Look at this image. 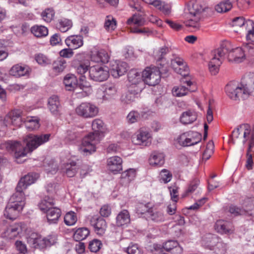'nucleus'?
<instances>
[{
  "label": "nucleus",
  "mask_w": 254,
  "mask_h": 254,
  "mask_svg": "<svg viewBox=\"0 0 254 254\" xmlns=\"http://www.w3.org/2000/svg\"><path fill=\"white\" fill-rule=\"evenodd\" d=\"M50 136V134H29L25 138L26 146L22 145L19 141L8 140L0 144V149L13 153L17 163H20L18 161L20 158L26 156L28 152H32L38 146L48 141Z\"/></svg>",
  "instance_id": "nucleus-1"
},
{
  "label": "nucleus",
  "mask_w": 254,
  "mask_h": 254,
  "mask_svg": "<svg viewBox=\"0 0 254 254\" xmlns=\"http://www.w3.org/2000/svg\"><path fill=\"white\" fill-rule=\"evenodd\" d=\"M93 132L85 136L79 147V151L84 155L91 154L96 151V145L101 140L103 136L104 123L100 119H95L92 121Z\"/></svg>",
  "instance_id": "nucleus-2"
},
{
  "label": "nucleus",
  "mask_w": 254,
  "mask_h": 254,
  "mask_svg": "<svg viewBox=\"0 0 254 254\" xmlns=\"http://www.w3.org/2000/svg\"><path fill=\"white\" fill-rule=\"evenodd\" d=\"M203 0H191L188 4V10L191 16L190 19L185 22L187 27L198 29L200 27L199 21L203 17L205 12L211 11Z\"/></svg>",
  "instance_id": "nucleus-3"
},
{
  "label": "nucleus",
  "mask_w": 254,
  "mask_h": 254,
  "mask_svg": "<svg viewBox=\"0 0 254 254\" xmlns=\"http://www.w3.org/2000/svg\"><path fill=\"white\" fill-rule=\"evenodd\" d=\"M163 72L160 67H146L142 72V80L149 86H155L160 82Z\"/></svg>",
  "instance_id": "nucleus-4"
},
{
  "label": "nucleus",
  "mask_w": 254,
  "mask_h": 254,
  "mask_svg": "<svg viewBox=\"0 0 254 254\" xmlns=\"http://www.w3.org/2000/svg\"><path fill=\"white\" fill-rule=\"evenodd\" d=\"M89 76L93 81H104L109 76V68L99 64L91 66L89 69Z\"/></svg>",
  "instance_id": "nucleus-5"
},
{
  "label": "nucleus",
  "mask_w": 254,
  "mask_h": 254,
  "mask_svg": "<svg viewBox=\"0 0 254 254\" xmlns=\"http://www.w3.org/2000/svg\"><path fill=\"white\" fill-rule=\"evenodd\" d=\"M76 114L84 118H91L98 113V108L94 104L88 102L80 104L75 109Z\"/></svg>",
  "instance_id": "nucleus-6"
},
{
  "label": "nucleus",
  "mask_w": 254,
  "mask_h": 254,
  "mask_svg": "<svg viewBox=\"0 0 254 254\" xmlns=\"http://www.w3.org/2000/svg\"><path fill=\"white\" fill-rule=\"evenodd\" d=\"M200 134L197 132L190 131L181 134L178 138L179 143L183 146L193 145L201 139Z\"/></svg>",
  "instance_id": "nucleus-7"
},
{
  "label": "nucleus",
  "mask_w": 254,
  "mask_h": 254,
  "mask_svg": "<svg viewBox=\"0 0 254 254\" xmlns=\"http://www.w3.org/2000/svg\"><path fill=\"white\" fill-rule=\"evenodd\" d=\"M92 91V87L90 82L86 79L85 76H81L75 88V94L77 97L83 98L88 96L91 94Z\"/></svg>",
  "instance_id": "nucleus-8"
},
{
  "label": "nucleus",
  "mask_w": 254,
  "mask_h": 254,
  "mask_svg": "<svg viewBox=\"0 0 254 254\" xmlns=\"http://www.w3.org/2000/svg\"><path fill=\"white\" fill-rule=\"evenodd\" d=\"M233 49V45L229 41L223 42L220 47L214 50L212 52V56L217 59H219L221 62L227 57L229 60V55Z\"/></svg>",
  "instance_id": "nucleus-9"
},
{
  "label": "nucleus",
  "mask_w": 254,
  "mask_h": 254,
  "mask_svg": "<svg viewBox=\"0 0 254 254\" xmlns=\"http://www.w3.org/2000/svg\"><path fill=\"white\" fill-rule=\"evenodd\" d=\"M227 95L232 99L236 100L239 97L245 98L247 96L243 94V87L238 86L237 82H230L225 87Z\"/></svg>",
  "instance_id": "nucleus-10"
},
{
  "label": "nucleus",
  "mask_w": 254,
  "mask_h": 254,
  "mask_svg": "<svg viewBox=\"0 0 254 254\" xmlns=\"http://www.w3.org/2000/svg\"><path fill=\"white\" fill-rule=\"evenodd\" d=\"M128 69L127 64L123 62H111L109 68L112 75L115 78H118L124 75Z\"/></svg>",
  "instance_id": "nucleus-11"
},
{
  "label": "nucleus",
  "mask_w": 254,
  "mask_h": 254,
  "mask_svg": "<svg viewBox=\"0 0 254 254\" xmlns=\"http://www.w3.org/2000/svg\"><path fill=\"white\" fill-rule=\"evenodd\" d=\"M151 135L149 130L144 127L140 128L135 136L132 138V142L136 145L147 146L150 143Z\"/></svg>",
  "instance_id": "nucleus-12"
},
{
  "label": "nucleus",
  "mask_w": 254,
  "mask_h": 254,
  "mask_svg": "<svg viewBox=\"0 0 254 254\" xmlns=\"http://www.w3.org/2000/svg\"><path fill=\"white\" fill-rule=\"evenodd\" d=\"M90 224L94 228L95 232L99 236H103L106 230V221L98 216H93L90 219Z\"/></svg>",
  "instance_id": "nucleus-13"
},
{
  "label": "nucleus",
  "mask_w": 254,
  "mask_h": 254,
  "mask_svg": "<svg viewBox=\"0 0 254 254\" xmlns=\"http://www.w3.org/2000/svg\"><path fill=\"white\" fill-rule=\"evenodd\" d=\"M243 94L247 96L251 95L254 96V73H249L243 78Z\"/></svg>",
  "instance_id": "nucleus-14"
},
{
  "label": "nucleus",
  "mask_w": 254,
  "mask_h": 254,
  "mask_svg": "<svg viewBox=\"0 0 254 254\" xmlns=\"http://www.w3.org/2000/svg\"><path fill=\"white\" fill-rule=\"evenodd\" d=\"M214 229L217 232L221 234H231L234 231L232 224L230 222L224 220L216 221Z\"/></svg>",
  "instance_id": "nucleus-15"
},
{
  "label": "nucleus",
  "mask_w": 254,
  "mask_h": 254,
  "mask_svg": "<svg viewBox=\"0 0 254 254\" xmlns=\"http://www.w3.org/2000/svg\"><path fill=\"white\" fill-rule=\"evenodd\" d=\"M246 57L244 47L235 48L233 47V49L229 55V61L235 63H240L246 60Z\"/></svg>",
  "instance_id": "nucleus-16"
},
{
  "label": "nucleus",
  "mask_w": 254,
  "mask_h": 254,
  "mask_svg": "<svg viewBox=\"0 0 254 254\" xmlns=\"http://www.w3.org/2000/svg\"><path fill=\"white\" fill-rule=\"evenodd\" d=\"M25 190L17 185L16 191L11 196L9 202L15 204L18 206L20 205H22L21 208H23L25 204V197L23 191Z\"/></svg>",
  "instance_id": "nucleus-17"
},
{
  "label": "nucleus",
  "mask_w": 254,
  "mask_h": 254,
  "mask_svg": "<svg viewBox=\"0 0 254 254\" xmlns=\"http://www.w3.org/2000/svg\"><path fill=\"white\" fill-rule=\"evenodd\" d=\"M21 206L20 205L18 206L15 204L9 202L5 207L4 215L9 219H15L23 209Z\"/></svg>",
  "instance_id": "nucleus-18"
},
{
  "label": "nucleus",
  "mask_w": 254,
  "mask_h": 254,
  "mask_svg": "<svg viewBox=\"0 0 254 254\" xmlns=\"http://www.w3.org/2000/svg\"><path fill=\"white\" fill-rule=\"evenodd\" d=\"M31 71V69L28 66L17 64L10 68L9 73L11 75L20 77L28 75Z\"/></svg>",
  "instance_id": "nucleus-19"
},
{
  "label": "nucleus",
  "mask_w": 254,
  "mask_h": 254,
  "mask_svg": "<svg viewBox=\"0 0 254 254\" xmlns=\"http://www.w3.org/2000/svg\"><path fill=\"white\" fill-rule=\"evenodd\" d=\"M22 231V223H15L8 227L3 233V237L8 239L16 238Z\"/></svg>",
  "instance_id": "nucleus-20"
},
{
  "label": "nucleus",
  "mask_w": 254,
  "mask_h": 254,
  "mask_svg": "<svg viewBox=\"0 0 254 254\" xmlns=\"http://www.w3.org/2000/svg\"><path fill=\"white\" fill-rule=\"evenodd\" d=\"M122 159L119 156H113L108 159L107 165L108 169L114 173L120 172L122 170Z\"/></svg>",
  "instance_id": "nucleus-21"
},
{
  "label": "nucleus",
  "mask_w": 254,
  "mask_h": 254,
  "mask_svg": "<svg viewBox=\"0 0 254 254\" xmlns=\"http://www.w3.org/2000/svg\"><path fill=\"white\" fill-rule=\"evenodd\" d=\"M65 43L69 48L76 49L83 45V37L80 35H71L66 38Z\"/></svg>",
  "instance_id": "nucleus-22"
},
{
  "label": "nucleus",
  "mask_w": 254,
  "mask_h": 254,
  "mask_svg": "<svg viewBox=\"0 0 254 254\" xmlns=\"http://www.w3.org/2000/svg\"><path fill=\"white\" fill-rule=\"evenodd\" d=\"M141 91V88L138 86H129L128 92L122 96V101L126 103H129L134 101L135 95Z\"/></svg>",
  "instance_id": "nucleus-23"
},
{
  "label": "nucleus",
  "mask_w": 254,
  "mask_h": 254,
  "mask_svg": "<svg viewBox=\"0 0 254 254\" xmlns=\"http://www.w3.org/2000/svg\"><path fill=\"white\" fill-rule=\"evenodd\" d=\"M249 19L246 20L242 16L237 17L233 19L232 21V26L235 32H238L239 31H245L248 28L249 26L247 25V22Z\"/></svg>",
  "instance_id": "nucleus-24"
},
{
  "label": "nucleus",
  "mask_w": 254,
  "mask_h": 254,
  "mask_svg": "<svg viewBox=\"0 0 254 254\" xmlns=\"http://www.w3.org/2000/svg\"><path fill=\"white\" fill-rule=\"evenodd\" d=\"M38 178L39 175L38 174H28L21 178L17 185L23 189H26L28 186L34 183Z\"/></svg>",
  "instance_id": "nucleus-25"
},
{
  "label": "nucleus",
  "mask_w": 254,
  "mask_h": 254,
  "mask_svg": "<svg viewBox=\"0 0 254 254\" xmlns=\"http://www.w3.org/2000/svg\"><path fill=\"white\" fill-rule=\"evenodd\" d=\"M109 56L104 50H100L95 52H92L91 55V60L95 63H108Z\"/></svg>",
  "instance_id": "nucleus-26"
},
{
  "label": "nucleus",
  "mask_w": 254,
  "mask_h": 254,
  "mask_svg": "<svg viewBox=\"0 0 254 254\" xmlns=\"http://www.w3.org/2000/svg\"><path fill=\"white\" fill-rule=\"evenodd\" d=\"M46 213L48 221L50 224L57 223L61 215V210L55 207L50 208Z\"/></svg>",
  "instance_id": "nucleus-27"
},
{
  "label": "nucleus",
  "mask_w": 254,
  "mask_h": 254,
  "mask_svg": "<svg viewBox=\"0 0 254 254\" xmlns=\"http://www.w3.org/2000/svg\"><path fill=\"white\" fill-rule=\"evenodd\" d=\"M163 248L168 252H171L173 254H181L183 249L176 241H168L163 245Z\"/></svg>",
  "instance_id": "nucleus-28"
},
{
  "label": "nucleus",
  "mask_w": 254,
  "mask_h": 254,
  "mask_svg": "<svg viewBox=\"0 0 254 254\" xmlns=\"http://www.w3.org/2000/svg\"><path fill=\"white\" fill-rule=\"evenodd\" d=\"M22 112L19 110H14L10 112L5 118L4 121H7L10 120L11 124L19 127L21 122Z\"/></svg>",
  "instance_id": "nucleus-29"
},
{
  "label": "nucleus",
  "mask_w": 254,
  "mask_h": 254,
  "mask_svg": "<svg viewBox=\"0 0 254 254\" xmlns=\"http://www.w3.org/2000/svg\"><path fill=\"white\" fill-rule=\"evenodd\" d=\"M197 114L194 111L188 110L182 113L180 117V122L184 124H190L196 120Z\"/></svg>",
  "instance_id": "nucleus-30"
},
{
  "label": "nucleus",
  "mask_w": 254,
  "mask_h": 254,
  "mask_svg": "<svg viewBox=\"0 0 254 254\" xmlns=\"http://www.w3.org/2000/svg\"><path fill=\"white\" fill-rule=\"evenodd\" d=\"M76 163L74 161H68V162L64 164L62 170L68 177H73L77 171Z\"/></svg>",
  "instance_id": "nucleus-31"
},
{
  "label": "nucleus",
  "mask_w": 254,
  "mask_h": 254,
  "mask_svg": "<svg viewBox=\"0 0 254 254\" xmlns=\"http://www.w3.org/2000/svg\"><path fill=\"white\" fill-rule=\"evenodd\" d=\"M130 222V216L127 210L121 211L116 217V224L118 226H123L129 224Z\"/></svg>",
  "instance_id": "nucleus-32"
},
{
  "label": "nucleus",
  "mask_w": 254,
  "mask_h": 254,
  "mask_svg": "<svg viewBox=\"0 0 254 254\" xmlns=\"http://www.w3.org/2000/svg\"><path fill=\"white\" fill-rule=\"evenodd\" d=\"M64 83L66 90H73L75 93V88L77 86V80L74 75H67L64 78Z\"/></svg>",
  "instance_id": "nucleus-33"
},
{
  "label": "nucleus",
  "mask_w": 254,
  "mask_h": 254,
  "mask_svg": "<svg viewBox=\"0 0 254 254\" xmlns=\"http://www.w3.org/2000/svg\"><path fill=\"white\" fill-rule=\"evenodd\" d=\"M48 108L54 115H58L60 108V103L57 96H52L49 99Z\"/></svg>",
  "instance_id": "nucleus-34"
},
{
  "label": "nucleus",
  "mask_w": 254,
  "mask_h": 254,
  "mask_svg": "<svg viewBox=\"0 0 254 254\" xmlns=\"http://www.w3.org/2000/svg\"><path fill=\"white\" fill-rule=\"evenodd\" d=\"M149 162L152 166H162L164 163V155L162 153L154 152L150 155Z\"/></svg>",
  "instance_id": "nucleus-35"
},
{
  "label": "nucleus",
  "mask_w": 254,
  "mask_h": 254,
  "mask_svg": "<svg viewBox=\"0 0 254 254\" xmlns=\"http://www.w3.org/2000/svg\"><path fill=\"white\" fill-rule=\"evenodd\" d=\"M40 119L36 117H27L24 122L26 127L30 130L38 129L40 126Z\"/></svg>",
  "instance_id": "nucleus-36"
},
{
  "label": "nucleus",
  "mask_w": 254,
  "mask_h": 254,
  "mask_svg": "<svg viewBox=\"0 0 254 254\" xmlns=\"http://www.w3.org/2000/svg\"><path fill=\"white\" fill-rule=\"evenodd\" d=\"M57 241V236L56 234H52L48 236L46 238H43L41 240V238H37L34 239V244H37L38 245L42 244L40 243L41 241L43 242V244L46 247L51 246L55 244Z\"/></svg>",
  "instance_id": "nucleus-37"
},
{
  "label": "nucleus",
  "mask_w": 254,
  "mask_h": 254,
  "mask_svg": "<svg viewBox=\"0 0 254 254\" xmlns=\"http://www.w3.org/2000/svg\"><path fill=\"white\" fill-rule=\"evenodd\" d=\"M128 79L129 82L131 83L130 86H138L137 84L142 81L140 73L135 69H131L129 71Z\"/></svg>",
  "instance_id": "nucleus-38"
},
{
  "label": "nucleus",
  "mask_w": 254,
  "mask_h": 254,
  "mask_svg": "<svg viewBox=\"0 0 254 254\" xmlns=\"http://www.w3.org/2000/svg\"><path fill=\"white\" fill-rule=\"evenodd\" d=\"M135 170L133 169H129L122 173L121 178V182L124 185H127L135 177Z\"/></svg>",
  "instance_id": "nucleus-39"
},
{
  "label": "nucleus",
  "mask_w": 254,
  "mask_h": 254,
  "mask_svg": "<svg viewBox=\"0 0 254 254\" xmlns=\"http://www.w3.org/2000/svg\"><path fill=\"white\" fill-rule=\"evenodd\" d=\"M72 26L71 20L66 18H61L58 20L57 27L62 32H65Z\"/></svg>",
  "instance_id": "nucleus-40"
},
{
  "label": "nucleus",
  "mask_w": 254,
  "mask_h": 254,
  "mask_svg": "<svg viewBox=\"0 0 254 254\" xmlns=\"http://www.w3.org/2000/svg\"><path fill=\"white\" fill-rule=\"evenodd\" d=\"M55 205L54 199L49 196H46L39 204L40 209L46 213Z\"/></svg>",
  "instance_id": "nucleus-41"
},
{
  "label": "nucleus",
  "mask_w": 254,
  "mask_h": 254,
  "mask_svg": "<svg viewBox=\"0 0 254 254\" xmlns=\"http://www.w3.org/2000/svg\"><path fill=\"white\" fill-rule=\"evenodd\" d=\"M117 92L116 86L114 83H110L106 86L104 91L103 98L104 100H108L115 96Z\"/></svg>",
  "instance_id": "nucleus-42"
},
{
  "label": "nucleus",
  "mask_w": 254,
  "mask_h": 254,
  "mask_svg": "<svg viewBox=\"0 0 254 254\" xmlns=\"http://www.w3.org/2000/svg\"><path fill=\"white\" fill-rule=\"evenodd\" d=\"M195 89V87L191 89L184 86H176L173 88L172 93L175 96L182 97L186 95L189 91H194Z\"/></svg>",
  "instance_id": "nucleus-43"
},
{
  "label": "nucleus",
  "mask_w": 254,
  "mask_h": 254,
  "mask_svg": "<svg viewBox=\"0 0 254 254\" xmlns=\"http://www.w3.org/2000/svg\"><path fill=\"white\" fill-rule=\"evenodd\" d=\"M90 231L87 228H79L73 234V238L76 241H80L86 239L89 235Z\"/></svg>",
  "instance_id": "nucleus-44"
},
{
  "label": "nucleus",
  "mask_w": 254,
  "mask_h": 254,
  "mask_svg": "<svg viewBox=\"0 0 254 254\" xmlns=\"http://www.w3.org/2000/svg\"><path fill=\"white\" fill-rule=\"evenodd\" d=\"M32 33L37 37L46 36L48 34V30L47 27L44 26L35 25L31 27Z\"/></svg>",
  "instance_id": "nucleus-45"
},
{
  "label": "nucleus",
  "mask_w": 254,
  "mask_h": 254,
  "mask_svg": "<svg viewBox=\"0 0 254 254\" xmlns=\"http://www.w3.org/2000/svg\"><path fill=\"white\" fill-rule=\"evenodd\" d=\"M145 23V21L143 17L137 14H134L132 15V16L129 18L127 21V23L128 25H134V26H141L144 25Z\"/></svg>",
  "instance_id": "nucleus-46"
},
{
  "label": "nucleus",
  "mask_w": 254,
  "mask_h": 254,
  "mask_svg": "<svg viewBox=\"0 0 254 254\" xmlns=\"http://www.w3.org/2000/svg\"><path fill=\"white\" fill-rule=\"evenodd\" d=\"M222 62L216 58L212 57L209 63V69L211 73L216 75L219 71V66Z\"/></svg>",
  "instance_id": "nucleus-47"
},
{
  "label": "nucleus",
  "mask_w": 254,
  "mask_h": 254,
  "mask_svg": "<svg viewBox=\"0 0 254 254\" xmlns=\"http://www.w3.org/2000/svg\"><path fill=\"white\" fill-rule=\"evenodd\" d=\"M171 65L176 72H180V69H179V66H182L184 68V70L188 69V67L187 66L184 60L179 57H177L172 60L171 61Z\"/></svg>",
  "instance_id": "nucleus-48"
},
{
  "label": "nucleus",
  "mask_w": 254,
  "mask_h": 254,
  "mask_svg": "<svg viewBox=\"0 0 254 254\" xmlns=\"http://www.w3.org/2000/svg\"><path fill=\"white\" fill-rule=\"evenodd\" d=\"M244 210L249 215L254 216V197L245 200Z\"/></svg>",
  "instance_id": "nucleus-49"
},
{
  "label": "nucleus",
  "mask_w": 254,
  "mask_h": 254,
  "mask_svg": "<svg viewBox=\"0 0 254 254\" xmlns=\"http://www.w3.org/2000/svg\"><path fill=\"white\" fill-rule=\"evenodd\" d=\"M148 215L150 219L154 222H160L164 220V215L161 211L151 209L148 211Z\"/></svg>",
  "instance_id": "nucleus-50"
},
{
  "label": "nucleus",
  "mask_w": 254,
  "mask_h": 254,
  "mask_svg": "<svg viewBox=\"0 0 254 254\" xmlns=\"http://www.w3.org/2000/svg\"><path fill=\"white\" fill-rule=\"evenodd\" d=\"M117 22L116 19L111 15L106 16L104 27L108 31H112L116 28Z\"/></svg>",
  "instance_id": "nucleus-51"
},
{
  "label": "nucleus",
  "mask_w": 254,
  "mask_h": 254,
  "mask_svg": "<svg viewBox=\"0 0 254 254\" xmlns=\"http://www.w3.org/2000/svg\"><path fill=\"white\" fill-rule=\"evenodd\" d=\"M76 214L73 211L66 213L64 217V222L67 226H72L77 222Z\"/></svg>",
  "instance_id": "nucleus-52"
},
{
  "label": "nucleus",
  "mask_w": 254,
  "mask_h": 254,
  "mask_svg": "<svg viewBox=\"0 0 254 254\" xmlns=\"http://www.w3.org/2000/svg\"><path fill=\"white\" fill-rule=\"evenodd\" d=\"M245 53L246 54V59L252 63H254V45L247 44L244 46Z\"/></svg>",
  "instance_id": "nucleus-53"
},
{
  "label": "nucleus",
  "mask_w": 254,
  "mask_h": 254,
  "mask_svg": "<svg viewBox=\"0 0 254 254\" xmlns=\"http://www.w3.org/2000/svg\"><path fill=\"white\" fill-rule=\"evenodd\" d=\"M232 4L228 0L222 1L215 6V9L218 12H226L230 10Z\"/></svg>",
  "instance_id": "nucleus-54"
},
{
  "label": "nucleus",
  "mask_w": 254,
  "mask_h": 254,
  "mask_svg": "<svg viewBox=\"0 0 254 254\" xmlns=\"http://www.w3.org/2000/svg\"><path fill=\"white\" fill-rule=\"evenodd\" d=\"M90 67L89 62L87 60L81 61L75 68L76 72L81 75L84 74L87 71H89Z\"/></svg>",
  "instance_id": "nucleus-55"
},
{
  "label": "nucleus",
  "mask_w": 254,
  "mask_h": 254,
  "mask_svg": "<svg viewBox=\"0 0 254 254\" xmlns=\"http://www.w3.org/2000/svg\"><path fill=\"white\" fill-rule=\"evenodd\" d=\"M254 146V143L253 141H251V142L249 145V147L247 152V161L246 167L248 170H251L253 168V160L252 154L251 153L252 151V149Z\"/></svg>",
  "instance_id": "nucleus-56"
},
{
  "label": "nucleus",
  "mask_w": 254,
  "mask_h": 254,
  "mask_svg": "<svg viewBox=\"0 0 254 254\" xmlns=\"http://www.w3.org/2000/svg\"><path fill=\"white\" fill-rule=\"evenodd\" d=\"M247 25L249 26L245 31H247L248 33L246 36L247 40L250 42H254V22L252 20H249L247 22Z\"/></svg>",
  "instance_id": "nucleus-57"
},
{
  "label": "nucleus",
  "mask_w": 254,
  "mask_h": 254,
  "mask_svg": "<svg viewBox=\"0 0 254 254\" xmlns=\"http://www.w3.org/2000/svg\"><path fill=\"white\" fill-rule=\"evenodd\" d=\"M66 66V62L64 59L57 60L53 63V69L57 72H62Z\"/></svg>",
  "instance_id": "nucleus-58"
},
{
  "label": "nucleus",
  "mask_w": 254,
  "mask_h": 254,
  "mask_svg": "<svg viewBox=\"0 0 254 254\" xmlns=\"http://www.w3.org/2000/svg\"><path fill=\"white\" fill-rule=\"evenodd\" d=\"M160 181L165 184L169 182L172 178V174L167 169H163L160 173Z\"/></svg>",
  "instance_id": "nucleus-59"
},
{
  "label": "nucleus",
  "mask_w": 254,
  "mask_h": 254,
  "mask_svg": "<svg viewBox=\"0 0 254 254\" xmlns=\"http://www.w3.org/2000/svg\"><path fill=\"white\" fill-rule=\"evenodd\" d=\"M55 15L54 10L52 8H47L42 12L41 16L43 19L47 22H50Z\"/></svg>",
  "instance_id": "nucleus-60"
},
{
  "label": "nucleus",
  "mask_w": 254,
  "mask_h": 254,
  "mask_svg": "<svg viewBox=\"0 0 254 254\" xmlns=\"http://www.w3.org/2000/svg\"><path fill=\"white\" fill-rule=\"evenodd\" d=\"M141 119L140 114L136 111H132L127 115V120L128 123L133 124L138 122Z\"/></svg>",
  "instance_id": "nucleus-61"
},
{
  "label": "nucleus",
  "mask_w": 254,
  "mask_h": 254,
  "mask_svg": "<svg viewBox=\"0 0 254 254\" xmlns=\"http://www.w3.org/2000/svg\"><path fill=\"white\" fill-rule=\"evenodd\" d=\"M102 246V242L97 239H94L90 241L88 248L91 252L96 253L99 251Z\"/></svg>",
  "instance_id": "nucleus-62"
},
{
  "label": "nucleus",
  "mask_w": 254,
  "mask_h": 254,
  "mask_svg": "<svg viewBox=\"0 0 254 254\" xmlns=\"http://www.w3.org/2000/svg\"><path fill=\"white\" fill-rule=\"evenodd\" d=\"M35 59L37 62L41 65H45L50 64L51 63L50 60L46 56L42 54L36 55Z\"/></svg>",
  "instance_id": "nucleus-63"
},
{
  "label": "nucleus",
  "mask_w": 254,
  "mask_h": 254,
  "mask_svg": "<svg viewBox=\"0 0 254 254\" xmlns=\"http://www.w3.org/2000/svg\"><path fill=\"white\" fill-rule=\"evenodd\" d=\"M128 254H142V252L140 248L136 244H131L127 249Z\"/></svg>",
  "instance_id": "nucleus-64"
}]
</instances>
